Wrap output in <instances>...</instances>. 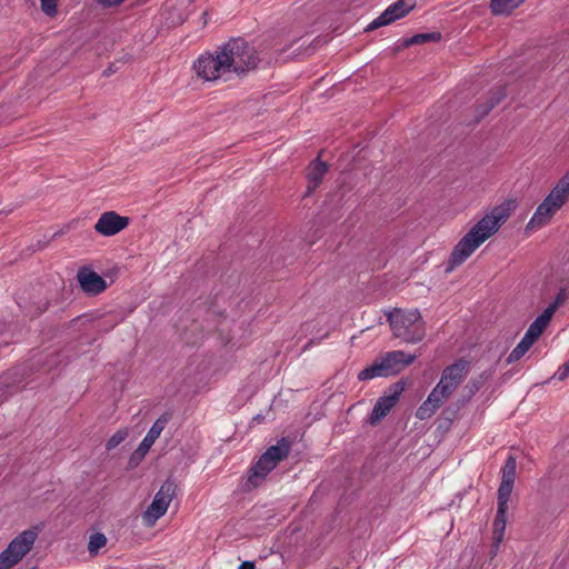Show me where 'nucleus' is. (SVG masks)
I'll list each match as a JSON object with an SVG mask.
<instances>
[{"label": "nucleus", "instance_id": "f257e3e1", "mask_svg": "<svg viewBox=\"0 0 569 569\" xmlns=\"http://www.w3.org/2000/svg\"><path fill=\"white\" fill-rule=\"evenodd\" d=\"M260 62L256 49L243 38H231L213 52H204L193 62L197 76L204 81L242 79Z\"/></svg>", "mask_w": 569, "mask_h": 569}, {"label": "nucleus", "instance_id": "f03ea898", "mask_svg": "<svg viewBox=\"0 0 569 569\" xmlns=\"http://www.w3.org/2000/svg\"><path fill=\"white\" fill-rule=\"evenodd\" d=\"M517 202L508 199L493 207L481 218L455 246L446 272L449 273L462 264L487 239H489L507 221L516 209Z\"/></svg>", "mask_w": 569, "mask_h": 569}, {"label": "nucleus", "instance_id": "7ed1b4c3", "mask_svg": "<svg viewBox=\"0 0 569 569\" xmlns=\"http://www.w3.org/2000/svg\"><path fill=\"white\" fill-rule=\"evenodd\" d=\"M470 370V362L463 358L447 366L441 373L439 382L435 386L427 399L418 407L416 417L419 420L431 418L437 410L449 399Z\"/></svg>", "mask_w": 569, "mask_h": 569}, {"label": "nucleus", "instance_id": "20e7f679", "mask_svg": "<svg viewBox=\"0 0 569 569\" xmlns=\"http://www.w3.org/2000/svg\"><path fill=\"white\" fill-rule=\"evenodd\" d=\"M569 199V171L559 180L530 218L527 230H533L550 222L552 216Z\"/></svg>", "mask_w": 569, "mask_h": 569}, {"label": "nucleus", "instance_id": "39448f33", "mask_svg": "<svg viewBox=\"0 0 569 569\" xmlns=\"http://www.w3.org/2000/svg\"><path fill=\"white\" fill-rule=\"evenodd\" d=\"M393 336L407 343H417L426 335L425 321L419 310H395L388 315Z\"/></svg>", "mask_w": 569, "mask_h": 569}, {"label": "nucleus", "instance_id": "423d86ee", "mask_svg": "<svg viewBox=\"0 0 569 569\" xmlns=\"http://www.w3.org/2000/svg\"><path fill=\"white\" fill-rule=\"evenodd\" d=\"M291 442L288 438H281L277 445L270 446L250 468L248 481L257 487L272 471L277 465L289 455Z\"/></svg>", "mask_w": 569, "mask_h": 569}, {"label": "nucleus", "instance_id": "0eeeda50", "mask_svg": "<svg viewBox=\"0 0 569 569\" xmlns=\"http://www.w3.org/2000/svg\"><path fill=\"white\" fill-rule=\"evenodd\" d=\"M38 537L37 530H24L14 537L0 553V569H11L31 550Z\"/></svg>", "mask_w": 569, "mask_h": 569}, {"label": "nucleus", "instance_id": "6e6552de", "mask_svg": "<svg viewBox=\"0 0 569 569\" xmlns=\"http://www.w3.org/2000/svg\"><path fill=\"white\" fill-rule=\"evenodd\" d=\"M176 486L172 481H166L156 493L151 505L142 515L143 522L151 527L168 510V507L174 496Z\"/></svg>", "mask_w": 569, "mask_h": 569}, {"label": "nucleus", "instance_id": "1a4fd4ad", "mask_svg": "<svg viewBox=\"0 0 569 569\" xmlns=\"http://www.w3.org/2000/svg\"><path fill=\"white\" fill-rule=\"evenodd\" d=\"M406 389V382L400 380L393 383L389 390L386 392L385 396L380 397L368 418V422L372 426L377 425L379 421H381L389 412L390 410L397 405L399 401V398L401 393Z\"/></svg>", "mask_w": 569, "mask_h": 569}, {"label": "nucleus", "instance_id": "9d476101", "mask_svg": "<svg viewBox=\"0 0 569 569\" xmlns=\"http://www.w3.org/2000/svg\"><path fill=\"white\" fill-rule=\"evenodd\" d=\"M416 7V0H398L389 6L379 17L371 21L366 31L378 29L382 26H388L398 19L403 18Z\"/></svg>", "mask_w": 569, "mask_h": 569}, {"label": "nucleus", "instance_id": "9b49d317", "mask_svg": "<svg viewBox=\"0 0 569 569\" xmlns=\"http://www.w3.org/2000/svg\"><path fill=\"white\" fill-rule=\"evenodd\" d=\"M128 224V217L120 216L116 211H106L96 222L94 230L99 234L111 237L126 229Z\"/></svg>", "mask_w": 569, "mask_h": 569}, {"label": "nucleus", "instance_id": "f8f14e48", "mask_svg": "<svg viewBox=\"0 0 569 569\" xmlns=\"http://www.w3.org/2000/svg\"><path fill=\"white\" fill-rule=\"evenodd\" d=\"M77 280L83 292L97 296L107 289L106 280L89 267H81L77 272Z\"/></svg>", "mask_w": 569, "mask_h": 569}, {"label": "nucleus", "instance_id": "ddd939ff", "mask_svg": "<svg viewBox=\"0 0 569 569\" xmlns=\"http://www.w3.org/2000/svg\"><path fill=\"white\" fill-rule=\"evenodd\" d=\"M415 359L416 356L408 355L402 350L387 352L381 358L389 377L402 371L406 367L411 365Z\"/></svg>", "mask_w": 569, "mask_h": 569}, {"label": "nucleus", "instance_id": "4468645a", "mask_svg": "<svg viewBox=\"0 0 569 569\" xmlns=\"http://www.w3.org/2000/svg\"><path fill=\"white\" fill-rule=\"evenodd\" d=\"M328 167L325 162L319 159L313 160L308 168V187L307 194H310L322 181Z\"/></svg>", "mask_w": 569, "mask_h": 569}, {"label": "nucleus", "instance_id": "2eb2a0df", "mask_svg": "<svg viewBox=\"0 0 569 569\" xmlns=\"http://www.w3.org/2000/svg\"><path fill=\"white\" fill-rule=\"evenodd\" d=\"M506 89L500 87L493 91L486 103L477 107V113L479 118L486 117L497 104H499L506 98Z\"/></svg>", "mask_w": 569, "mask_h": 569}, {"label": "nucleus", "instance_id": "dca6fc26", "mask_svg": "<svg viewBox=\"0 0 569 569\" xmlns=\"http://www.w3.org/2000/svg\"><path fill=\"white\" fill-rule=\"evenodd\" d=\"M507 510L503 508H497V515L493 521L492 539L498 546L505 537L506 523H507Z\"/></svg>", "mask_w": 569, "mask_h": 569}, {"label": "nucleus", "instance_id": "f3484780", "mask_svg": "<svg viewBox=\"0 0 569 569\" xmlns=\"http://www.w3.org/2000/svg\"><path fill=\"white\" fill-rule=\"evenodd\" d=\"M525 0H491L490 9L495 16L509 14Z\"/></svg>", "mask_w": 569, "mask_h": 569}, {"label": "nucleus", "instance_id": "a211bd4d", "mask_svg": "<svg viewBox=\"0 0 569 569\" xmlns=\"http://www.w3.org/2000/svg\"><path fill=\"white\" fill-rule=\"evenodd\" d=\"M377 377H389L382 360L373 362L358 373L360 381L371 380Z\"/></svg>", "mask_w": 569, "mask_h": 569}, {"label": "nucleus", "instance_id": "6ab92c4d", "mask_svg": "<svg viewBox=\"0 0 569 569\" xmlns=\"http://www.w3.org/2000/svg\"><path fill=\"white\" fill-rule=\"evenodd\" d=\"M171 418V413L169 412H164L163 415H161L154 422L153 425L151 426V428L149 429V431L147 432V437L152 439L153 441H156L161 432L163 431V429L166 428L167 423L169 422Z\"/></svg>", "mask_w": 569, "mask_h": 569}, {"label": "nucleus", "instance_id": "aec40b11", "mask_svg": "<svg viewBox=\"0 0 569 569\" xmlns=\"http://www.w3.org/2000/svg\"><path fill=\"white\" fill-rule=\"evenodd\" d=\"M513 489V482L501 481L498 488L497 508L508 509V502Z\"/></svg>", "mask_w": 569, "mask_h": 569}, {"label": "nucleus", "instance_id": "412c9836", "mask_svg": "<svg viewBox=\"0 0 569 569\" xmlns=\"http://www.w3.org/2000/svg\"><path fill=\"white\" fill-rule=\"evenodd\" d=\"M517 462L515 457L509 456L501 469V481L515 482Z\"/></svg>", "mask_w": 569, "mask_h": 569}, {"label": "nucleus", "instance_id": "4be33fe9", "mask_svg": "<svg viewBox=\"0 0 569 569\" xmlns=\"http://www.w3.org/2000/svg\"><path fill=\"white\" fill-rule=\"evenodd\" d=\"M441 39L440 32L418 33L405 41L406 46L421 44L430 41H439Z\"/></svg>", "mask_w": 569, "mask_h": 569}, {"label": "nucleus", "instance_id": "5701e85b", "mask_svg": "<svg viewBox=\"0 0 569 569\" xmlns=\"http://www.w3.org/2000/svg\"><path fill=\"white\" fill-rule=\"evenodd\" d=\"M107 545V537L102 532H94L90 536L88 543V551L91 555H97L98 551Z\"/></svg>", "mask_w": 569, "mask_h": 569}, {"label": "nucleus", "instance_id": "b1692460", "mask_svg": "<svg viewBox=\"0 0 569 569\" xmlns=\"http://www.w3.org/2000/svg\"><path fill=\"white\" fill-rule=\"evenodd\" d=\"M531 348V345L527 342L523 338L520 340V342L513 348V350L509 353L507 358L508 363H513L518 361L529 349Z\"/></svg>", "mask_w": 569, "mask_h": 569}, {"label": "nucleus", "instance_id": "393cba45", "mask_svg": "<svg viewBox=\"0 0 569 569\" xmlns=\"http://www.w3.org/2000/svg\"><path fill=\"white\" fill-rule=\"evenodd\" d=\"M128 437V431L126 429H120L116 433H113L107 441L106 448L107 450H112L117 448L121 442H123Z\"/></svg>", "mask_w": 569, "mask_h": 569}, {"label": "nucleus", "instance_id": "a878e982", "mask_svg": "<svg viewBox=\"0 0 569 569\" xmlns=\"http://www.w3.org/2000/svg\"><path fill=\"white\" fill-rule=\"evenodd\" d=\"M542 332V330L531 323L522 338L532 346Z\"/></svg>", "mask_w": 569, "mask_h": 569}, {"label": "nucleus", "instance_id": "bb28decb", "mask_svg": "<svg viewBox=\"0 0 569 569\" xmlns=\"http://www.w3.org/2000/svg\"><path fill=\"white\" fill-rule=\"evenodd\" d=\"M41 1V10L47 16H53L57 13V0H40Z\"/></svg>", "mask_w": 569, "mask_h": 569}, {"label": "nucleus", "instance_id": "cd10ccee", "mask_svg": "<svg viewBox=\"0 0 569 569\" xmlns=\"http://www.w3.org/2000/svg\"><path fill=\"white\" fill-rule=\"evenodd\" d=\"M481 380H470L465 387V390L467 391V398L470 399L481 388Z\"/></svg>", "mask_w": 569, "mask_h": 569}, {"label": "nucleus", "instance_id": "c85d7f7f", "mask_svg": "<svg viewBox=\"0 0 569 569\" xmlns=\"http://www.w3.org/2000/svg\"><path fill=\"white\" fill-rule=\"evenodd\" d=\"M568 377H569V359L558 368V370L555 372L552 378L562 381Z\"/></svg>", "mask_w": 569, "mask_h": 569}, {"label": "nucleus", "instance_id": "c756f323", "mask_svg": "<svg viewBox=\"0 0 569 569\" xmlns=\"http://www.w3.org/2000/svg\"><path fill=\"white\" fill-rule=\"evenodd\" d=\"M154 442L156 441H153L152 439L144 436V438L142 439V441L140 442V445L137 449V452L140 453L141 456H144L150 450V448L152 447V445Z\"/></svg>", "mask_w": 569, "mask_h": 569}, {"label": "nucleus", "instance_id": "7c9ffc66", "mask_svg": "<svg viewBox=\"0 0 569 569\" xmlns=\"http://www.w3.org/2000/svg\"><path fill=\"white\" fill-rule=\"evenodd\" d=\"M567 299H568V295H567L566 290L560 289L559 292L557 293L555 300L550 305L552 306V308L558 309L560 306H562L566 302Z\"/></svg>", "mask_w": 569, "mask_h": 569}, {"label": "nucleus", "instance_id": "2f4dec72", "mask_svg": "<svg viewBox=\"0 0 569 569\" xmlns=\"http://www.w3.org/2000/svg\"><path fill=\"white\" fill-rule=\"evenodd\" d=\"M2 336L3 338L0 340V347L8 346L11 342V340L7 338V336H9V329L6 323H0V337Z\"/></svg>", "mask_w": 569, "mask_h": 569}, {"label": "nucleus", "instance_id": "473e14b6", "mask_svg": "<svg viewBox=\"0 0 569 569\" xmlns=\"http://www.w3.org/2000/svg\"><path fill=\"white\" fill-rule=\"evenodd\" d=\"M557 309L552 308L551 305H549L543 311L541 315H539L542 319H545L546 321L550 322L553 313L556 312Z\"/></svg>", "mask_w": 569, "mask_h": 569}, {"label": "nucleus", "instance_id": "72a5a7b5", "mask_svg": "<svg viewBox=\"0 0 569 569\" xmlns=\"http://www.w3.org/2000/svg\"><path fill=\"white\" fill-rule=\"evenodd\" d=\"M532 323L543 331L549 322L538 316Z\"/></svg>", "mask_w": 569, "mask_h": 569}, {"label": "nucleus", "instance_id": "f704fd0d", "mask_svg": "<svg viewBox=\"0 0 569 569\" xmlns=\"http://www.w3.org/2000/svg\"><path fill=\"white\" fill-rule=\"evenodd\" d=\"M98 3L104 6V7H112V6H118L120 4L121 2H123L124 0H96Z\"/></svg>", "mask_w": 569, "mask_h": 569}, {"label": "nucleus", "instance_id": "c9c22d12", "mask_svg": "<svg viewBox=\"0 0 569 569\" xmlns=\"http://www.w3.org/2000/svg\"><path fill=\"white\" fill-rule=\"evenodd\" d=\"M238 569H256V566L253 561H243Z\"/></svg>", "mask_w": 569, "mask_h": 569}, {"label": "nucleus", "instance_id": "e433bc0d", "mask_svg": "<svg viewBox=\"0 0 569 569\" xmlns=\"http://www.w3.org/2000/svg\"><path fill=\"white\" fill-rule=\"evenodd\" d=\"M30 569H36V568H30Z\"/></svg>", "mask_w": 569, "mask_h": 569}]
</instances>
